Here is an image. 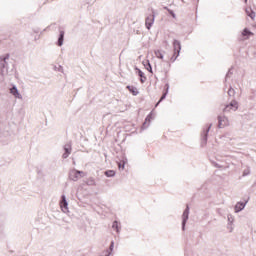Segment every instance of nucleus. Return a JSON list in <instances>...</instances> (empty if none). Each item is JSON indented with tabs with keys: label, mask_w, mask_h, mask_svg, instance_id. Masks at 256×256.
Returning a JSON list of instances; mask_svg holds the SVG:
<instances>
[{
	"label": "nucleus",
	"mask_w": 256,
	"mask_h": 256,
	"mask_svg": "<svg viewBox=\"0 0 256 256\" xmlns=\"http://www.w3.org/2000/svg\"><path fill=\"white\" fill-rule=\"evenodd\" d=\"M165 98V94L161 97L160 101H163Z\"/></svg>",
	"instance_id": "nucleus-25"
},
{
	"label": "nucleus",
	"mask_w": 256,
	"mask_h": 256,
	"mask_svg": "<svg viewBox=\"0 0 256 256\" xmlns=\"http://www.w3.org/2000/svg\"><path fill=\"white\" fill-rule=\"evenodd\" d=\"M66 153L63 154V158L67 159L69 157V154L71 153V148H65Z\"/></svg>",
	"instance_id": "nucleus-17"
},
{
	"label": "nucleus",
	"mask_w": 256,
	"mask_h": 256,
	"mask_svg": "<svg viewBox=\"0 0 256 256\" xmlns=\"http://www.w3.org/2000/svg\"><path fill=\"white\" fill-rule=\"evenodd\" d=\"M243 37H252L253 36V32L249 31V29H244L242 32Z\"/></svg>",
	"instance_id": "nucleus-12"
},
{
	"label": "nucleus",
	"mask_w": 256,
	"mask_h": 256,
	"mask_svg": "<svg viewBox=\"0 0 256 256\" xmlns=\"http://www.w3.org/2000/svg\"><path fill=\"white\" fill-rule=\"evenodd\" d=\"M168 13H170V15L175 18V13H173L172 10H168Z\"/></svg>",
	"instance_id": "nucleus-22"
},
{
	"label": "nucleus",
	"mask_w": 256,
	"mask_h": 256,
	"mask_svg": "<svg viewBox=\"0 0 256 256\" xmlns=\"http://www.w3.org/2000/svg\"><path fill=\"white\" fill-rule=\"evenodd\" d=\"M243 209H245V203H237L235 206V211L236 213H239V211H243Z\"/></svg>",
	"instance_id": "nucleus-10"
},
{
	"label": "nucleus",
	"mask_w": 256,
	"mask_h": 256,
	"mask_svg": "<svg viewBox=\"0 0 256 256\" xmlns=\"http://www.w3.org/2000/svg\"><path fill=\"white\" fill-rule=\"evenodd\" d=\"M183 219H184V223L185 221H187V219H189V206H187L186 210L183 213Z\"/></svg>",
	"instance_id": "nucleus-13"
},
{
	"label": "nucleus",
	"mask_w": 256,
	"mask_h": 256,
	"mask_svg": "<svg viewBox=\"0 0 256 256\" xmlns=\"http://www.w3.org/2000/svg\"><path fill=\"white\" fill-rule=\"evenodd\" d=\"M60 207L63 211H67V199L62 196V201L60 202Z\"/></svg>",
	"instance_id": "nucleus-7"
},
{
	"label": "nucleus",
	"mask_w": 256,
	"mask_h": 256,
	"mask_svg": "<svg viewBox=\"0 0 256 256\" xmlns=\"http://www.w3.org/2000/svg\"><path fill=\"white\" fill-rule=\"evenodd\" d=\"M229 125V120L225 116H219L218 117V127L220 129H223V127H227Z\"/></svg>",
	"instance_id": "nucleus-2"
},
{
	"label": "nucleus",
	"mask_w": 256,
	"mask_h": 256,
	"mask_svg": "<svg viewBox=\"0 0 256 256\" xmlns=\"http://www.w3.org/2000/svg\"><path fill=\"white\" fill-rule=\"evenodd\" d=\"M118 168L119 169H125V161L119 162L118 163Z\"/></svg>",
	"instance_id": "nucleus-19"
},
{
	"label": "nucleus",
	"mask_w": 256,
	"mask_h": 256,
	"mask_svg": "<svg viewBox=\"0 0 256 256\" xmlns=\"http://www.w3.org/2000/svg\"><path fill=\"white\" fill-rule=\"evenodd\" d=\"M82 173L83 172H81V171L73 170L70 172V179L72 181H77V179H79V177H81Z\"/></svg>",
	"instance_id": "nucleus-5"
},
{
	"label": "nucleus",
	"mask_w": 256,
	"mask_h": 256,
	"mask_svg": "<svg viewBox=\"0 0 256 256\" xmlns=\"http://www.w3.org/2000/svg\"><path fill=\"white\" fill-rule=\"evenodd\" d=\"M109 255H111V252H109L108 254H106L105 256H109Z\"/></svg>",
	"instance_id": "nucleus-26"
},
{
	"label": "nucleus",
	"mask_w": 256,
	"mask_h": 256,
	"mask_svg": "<svg viewBox=\"0 0 256 256\" xmlns=\"http://www.w3.org/2000/svg\"><path fill=\"white\" fill-rule=\"evenodd\" d=\"M153 23H155V16L151 15L146 18L145 25L147 29H151L153 26Z\"/></svg>",
	"instance_id": "nucleus-4"
},
{
	"label": "nucleus",
	"mask_w": 256,
	"mask_h": 256,
	"mask_svg": "<svg viewBox=\"0 0 256 256\" xmlns=\"http://www.w3.org/2000/svg\"><path fill=\"white\" fill-rule=\"evenodd\" d=\"M112 227H113V229H115L117 232H119V222L114 221Z\"/></svg>",
	"instance_id": "nucleus-18"
},
{
	"label": "nucleus",
	"mask_w": 256,
	"mask_h": 256,
	"mask_svg": "<svg viewBox=\"0 0 256 256\" xmlns=\"http://www.w3.org/2000/svg\"><path fill=\"white\" fill-rule=\"evenodd\" d=\"M173 47H174V55H176V57H179V53L181 51V43L175 40L173 42Z\"/></svg>",
	"instance_id": "nucleus-3"
},
{
	"label": "nucleus",
	"mask_w": 256,
	"mask_h": 256,
	"mask_svg": "<svg viewBox=\"0 0 256 256\" xmlns=\"http://www.w3.org/2000/svg\"><path fill=\"white\" fill-rule=\"evenodd\" d=\"M63 39H65V32L60 31V36L58 38V47H61L63 45Z\"/></svg>",
	"instance_id": "nucleus-9"
},
{
	"label": "nucleus",
	"mask_w": 256,
	"mask_h": 256,
	"mask_svg": "<svg viewBox=\"0 0 256 256\" xmlns=\"http://www.w3.org/2000/svg\"><path fill=\"white\" fill-rule=\"evenodd\" d=\"M153 119V114H149L146 119L145 122L143 123V127H148L149 124L151 123V120Z\"/></svg>",
	"instance_id": "nucleus-11"
},
{
	"label": "nucleus",
	"mask_w": 256,
	"mask_h": 256,
	"mask_svg": "<svg viewBox=\"0 0 256 256\" xmlns=\"http://www.w3.org/2000/svg\"><path fill=\"white\" fill-rule=\"evenodd\" d=\"M126 89H128V91L134 96L139 95V90H137L135 86H127Z\"/></svg>",
	"instance_id": "nucleus-6"
},
{
	"label": "nucleus",
	"mask_w": 256,
	"mask_h": 256,
	"mask_svg": "<svg viewBox=\"0 0 256 256\" xmlns=\"http://www.w3.org/2000/svg\"><path fill=\"white\" fill-rule=\"evenodd\" d=\"M10 93H11L12 95H14V97H17L18 99H21V94H19V91L17 90L16 87H12V88L10 89Z\"/></svg>",
	"instance_id": "nucleus-8"
},
{
	"label": "nucleus",
	"mask_w": 256,
	"mask_h": 256,
	"mask_svg": "<svg viewBox=\"0 0 256 256\" xmlns=\"http://www.w3.org/2000/svg\"><path fill=\"white\" fill-rule=\"evenodd\" d=\"M106 177H115V171L114 170H107L105 172Z\"/></svg>",
	"instance_id": "nucleus-15"
},
{
	"label": "nucleus",
	"mask_w": 256,
	"mask_h": 256,
	"mask_svg": "<svg viewBox=\"0 0 256 256\" xmlns=\"http://www.w3.org/2000/svg\"><path fill=\"white\" fill-rule=\"evenodd\" d=\"M7 59H9V54H6V56L4 57V61H7Z\"/></svg>",
	"instance_id": "nucleus-23"
},
{
	"label": "nucleus",
	"mask_w": 256,
	"mask_h": 256,
	"mask_svg": "<svg viewBox=\"0 0 256 256\" xmlns=\"http://www.w3.org/2000/svg\"><path fill=\"white\" fill-rule=\"evenodd\" d=\"M138 75L139 77H141L140 79L141 83H145V79L147 78L145 77V74L143 73V71L139 70Z\"/></svg>",
	"instance_id": "nucleus-14"
},
{
	"label": "nucleus",
	"mask_w": 256,
	"mask_h": 256,
	"mask_svg": "<svg viewBox=\"0 0 256 256\" xmlns=\"http://www.w3.org/2000/svg\"><path fill=\"white\" fill-rule=\"evenodd\" d=\"M249 17H250L251 19H255V12H252L251 14H249Z\"/></svg>",
	"instance_id": "nucleus-21"
},
{
	"label": "nucleus",
	"mask_w": 256,
	"mask_h": 256,
	"mask_svg": "<svg viewBox=\"0 0 256 256\" xmlns=\"http://www.w3.org/2000/svg\"><path fill=\"white\" fill-rule=\"evenodd\" d=\"M87 185H95V179L93 178L88 179Z\"/></svg>",
	"instance_id": "nucleus-20"
},
{
	"label": "nucleus",
	"mask_w": 256,
	"mask_h": 256,
	"mask_svg": "<svg viewBox=\"0 0 256 256\" xmlns=\"http://www.w3.org/2000/svg\"><path fill=\"white\" fill-rule=\"evenodd\" d=\"M113 245H114V243L112 242L110 245V251H113Z\"/></svg>",
	"instance_id": "nucleus-24"
},
{
	"label": "nucleus",
	"mask_w": 256,
	"mask_h": 256,
	"mask_svg": "<svg viewBox=\"0 0 256 256\" xmlns=\"http://www.w3.org/2000/svg\"><path fill=\"white\" fill-rule=\"evenodd\" d=\"M154 53H155L157 59H163V53H161L160 50H156Z\"/></svg>",
	"instance_id": "nucleus-16"
},
{
	"label": "nucleus",
	"mask_w": 256,
	"mask_h": 256,
	"mask_svg": "<svg viewBox=\"0 0 256 256\" xmlns=\"http://www.w3.org/2000/svg\"><path fill=\"white\" fill-rule=\"evenodd\" d=\"M237 109H239V104L237 103V101L232 100L225 108H224V112L225 113H229L231 111H237Z\"/></svg>",
	"instance_id": "nucleus-1"
}]
</instances>
